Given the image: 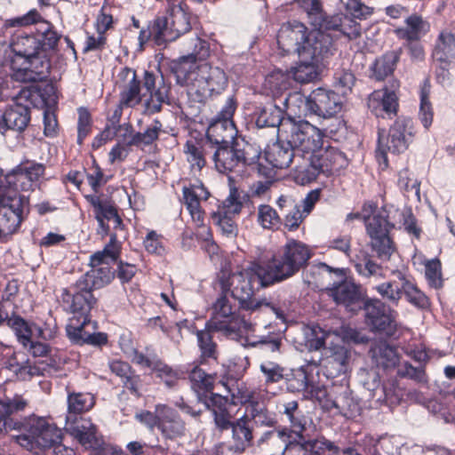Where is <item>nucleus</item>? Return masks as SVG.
Instances as JSON below:
<instances>
[{"instance_id":"56","label":"nucleus","mask_w":455,"mask_h":455,"mask_svg":"<svg viewBox=\"0 0 455 455\" xmlns=\"http://www.w3.org/2000/svg\"><path fill=\"white\" fill-rule=\"evenodd\" d=\"M299 6L307 13L310 24L315 27L323 20V14L322 4L319 0H295Z\"/></svg>"},{"instance_id":"11","label":"nucleus","mask_w":455,"mask_h":455,"mask_svg":"<svg viewBox=\"0 0 455 455\" xmlns=\"http://www.w3.org/2000/svg\"><path fill=\"white\" fill-rule=\"evenodd\" d=\"M291 99L303 104L302 112L307 115H315L323 118H330L338 114L342 108V100L338 92L317 88L307 97L295 95Z\"/></svg>"},{"instance_id":"59","label":"nucleus","mask_w":455,"mask_h":455,"mask_svg":"<svg viewBox=\"0 0 455 455\" xmlns=\"http://www.w3.org/2000/svg\"><path fill=\"white\" fill-rule=\"evenodd\" d=\"M265 384L277 383L283 379L284 369L275 362L265 361L259 365Z\"/></svg>"},{"instance_id":"46","label":"nucleus","mask_w":455,"mask_h":455,"mask_svg":"<svg viewBox=\"0 0 455 455\" xmlns=\"http://www.w3.org/2000/svg\"><path fill=\"white\" fill-rule=\"evenodd\" d=\"M319 66L315 61L299 60V63L291 69L288 76L301 84L310 83L318 77Z\"/></svg>"},{"instance_id":"17","label":"nucleus","mask_w":455,"mask_h":455,"mask_svg":"<svg viewBox=\"0 0 455 455\" xmlns=\"http://www.w3.org/2000/svg\"><path fill=\"white\" fill-rule=\"evenodd\" d=\"M336 51L332 36L324 28L309 30L299 60L323 64Z\"/></svg>"},{"instance_id":"7","label":"nucleus","mask_w":455,"mask_h":455,"mask_svg":"<svg viewBox=\"0 0 455 455\" xmlns=\"http://www.w3.org/2000/svg\"><path fill=\"white\" fill-rule=\"evenodd\" d=\"M181 0L168 3L167 16L155 20L149 35L158 45L172 42L191 28L190 17Z\"/></svg>"},{"instance_id":"6","label":"nucleus","mask_w":455,"mask_h":455,"mask_svg":"<svg viewBox=\"0 0 455 455\" xmlns=\"http://www.w3.org/2000/svg\"><path fill=\"white\" fill-rule=\"evenodd\" d=\"M23 433L16 436L19 445L28 451H46L62 442V432L53 423L42 416L31 414L21 424Z\"/></svg>"},{"instance_id":"52","label":"nucleus","mask_w":455,"mask_h":455,"mask_svg":"<svg viewBox=\"0 0 455 455\" xmlns=\"http://www.w3.org/2000/svg\"><path fill=\"white\" fill-rule=\"evenodd\" d=\"M20 172H21L17 168L3 178L2 172H0V180H2V184L6 188L7 191L12 190L18 195V190L28 191L33 189V184L28 178L20 179Z\"/></svg>"},{"instance_id":"57","label":"nucleus","mask_w":455,"mask_h":455,"mask_svg":"<svg viewBox=\"0 0 455 455\" xmlns=\"http://www.w3.org/2000/svg\"><path fill=\"white\" fill-rule=\"evenodd\" d=\"M156 376L164 380L165 385L169 387L175 386L177 381L182 377L183 372L178 370L172 369L160 360L155 362L154 369Z\"/></svg>"},{"instance_id":"54","label":"nucleus","mask_w":455,"mask_h":455,"mask_svg":"<svg viewBox=\"0 0 455 455\" xmlns=\"http://www.w3.org/2000/svg\"><path fill=\"white\" fill-rule=\"evenodd\" d=\"M288 389L291 392H304L307 396H315V388L308 382L307 372L304 370L297 371L288 381Z\"/></svg>"},{"instance_id":"62","label":"nucleus","mask_w":455,"mask_h":455,"mask_svg":"<svg viewBox=\"0 0 455 455\" xmlns=\"http://www.w3.org/2000/svg\"><path fill=\"white\" fill-rule=\"evenodd\" d=\"M205 328V330L198 331L196 332L198 346L203 357L213 358L216 354V345L212 341V337L210 333L212 330H209L206 326ZM213 331H216L213 330Z\"/></svg>"},{"instance_id":"58","label":"nucleus","mask_w":455,"mask_h":455,"mask_svg":"<svg viewBox=\"0 0 455 455\" xmlns=\"http://www.w3.org/2000/svg\"><path fill=\"white\" fill-rule=\"evenodd\" d=\"M369 377L371 378V381H365L364 385L366 388L371 392L372 397H377L378 401H388L392 400V388L387 386L380 387L379 377L378 373H369Z\"/></svg>"},{"instance_id":"29","label":"nucleus","mask_w":455,"mask_h":455,"mask_svg":"<svg viewBox=\"0 0 455 455\" xmlns=\"http://www.w3.org/2000/svg\"><path fill=\"white\" fill-rule=\"evenodd\" d=\"M334 336L331 332L325 331L318 325H307L301 329V333L296 338V343L301 351H318L324 347V344Z\"/></svg>"},{"instance_id":"21","label":"nucleus","mask_w":455,"mask_h":455,"mask_svg":"<svg viewBox=\"0 0 455 455\" xmlns=\"http://www.w3.org/2000/svg\"><path fill=\"white\" fill-rule=\"evenodd\" d=\"M321 351L320 363L326 369L329 375L335 377L347 370L350 351L337 335H334Z\"/></svg>"},{"instance_id":"24","label":"nucleus","mask_w":455,"mask_h":455,"mask_svg":"<svg viewBox=\"0 0 455 455\" xmlns=\"http://www.w3.org/2000/svg\"><path fill=\"white\" fill-rule=\"evenodd\" d=\"M333 299L351 312L362 308L363 299L361 287L350 280H346L330 290Z\"/></svg>"},{"instance_id":"10","label":"nucleus","mask_w":455,"mask_h":455,"mask_svg":"<svg viewBox=\"0 0 455 455\" xmlns=\"http://www.w3.org/2000/svg\"><path fill=\"white\" fill-rule=\"evenodd\" d=\"M235 109V100L228 98L217 117L209 125L205 142L212 147H218L238 141L235 140L237 130L233 121Z\"/></svg>"},{"instance_id":"64","label":"nucleus","mask_w":455,"mask_h":455,"mask_svg":"<svg viewBox=\"0 0 455 455\" xmlns=\"http://www.w3.org/2000/svg\"><path fill=\"white\" fill-rule=\"evenodd\" d=\"M243 207L242 202L239 200L237 191L231 190L229 196L223 201L221 207L216 212L227 216H235L240 213Z\"/></svg>"},{"instance_id":"1","label":"nucleus","mask_w":455,"mask_h":455,"mask_svg":"<svg viewBox=\"0 0 455 455\" xmlns=\"http://www.w3.org/2000/svg\"><path fill=\"white\" fill-rule=\"evenodd\" d=\"M11 48L14 54L10 64L0 66V85L8 76L22 83L44 80L49 73L50 63L42 52V43L33 36H17Z\"/></svg>"},{"instance_id":"35","label":"nucleus","mask_w":455,"mask_h":455,"mask_svg":"<svg viewBox=\"0 0 455 455\" xmlns=\"http://www.w3.org/2000/svg\"><path fill=\"white\" fill-rule=\"evenodd\" d=\"M429 30V24L420 16L412 14L405 19V26L395 29L396 36L406 41H419Z\"/></svg>"},{"instance_id":"51","label":"nucleus","mask_w":455,"mask_h":455,"mask_svg":"<svg viewBox=\"0 0 455 455\" xmlns=\"http://www.w3.org/2000/svg\"><path fill=\"white\" fill-rule=\"evenodd\" d=\"M372 289L376 291L383 299L395 305L398 304L402 298V281H400L399 278L398 280H390L374 285Z\"/></svg>"},{"instance_id":"45","label":"nucleus","mask_w":455,"mask_h":455,"mask_svg":"<svg viewBox=\"0 0 455 455\" xmlns=\"http://www.w3.org/2000/svg\"><path fill=\"white\" fill-rule=\"evenodd\" d=\"M94 214L100 229L99 232L103 235H107L109 229L106 221L113 220L116 228L122 225V220L117 214V210L110 201L105 200V203Z\"/></svg>"},{"instance_id":"12","label":"nucleus","mask_w":455,"mask_h":455,"mask_svg":"<svg viewBox=\"0 0 455 455\" xmlns=\"http://www.w3.org/2000/svg\"><path fill=\"white\" fill-rule=\"evenodd\" d=\"M372 204L363 206V221L366 230L371 237V246L381 259H389L394 252V245L388 235V221L385 217L375 214L372 217L369 213L372 212Z\"/></svg>"},{"instance_id":"4","label":"nucleus","mask_w":455,"mask_h":455,"mask_svg":"<svg viewBox=\"0 0 455 455\" xmlns=\"http://www.w3.org/2000/svg\"><path fill=\"white\" fill-rule=\"evenodd\" d=\"M312 256L309 247L300 241L290 239L283 246L281 253L274 256L267 264L266 271L259 270L266 283L284 281L307 265Z\"/></svg>"},{"instance_id":"61","label":"nucleus","mask_w":455,"mask_h":455,"mask_svg":"<svg viewBox=\"0 0 455 455\" xmlns=\"http://www.w3.org/2000/svg\"><path fill=\"white\" fill-rule=\"evenodd\" d=\"M297 438L286 444L283 455H315L314 443L310 440H305L303 435L302 439Z\"/></svg>"},{"instance_id":"8","label":"nucleus","mask_w":455,"mask_h":455,"mask_svg":"<svg viewBox=\"0 0 455 455\" xmlns=\"http://www.w3.org/2000/svg\"><path fill=\"white\" fill-rule=\"evenodd\" d=\"M347 164V156L343 152L333 147H323L319 149L317 156L309 162L306 169L300 171L296 178V183L306 185L314 181L320 173L330 174L338 172Z\"/></svg>"},{"instance_id":"25","label":"nucleus","mask_w":455,"mask_h":455,"mask_svg":"<svg viewBox=\"0 0 455 455\" xmlns=\"http://www.w3.org/2000/svg\"><path fill=\"white\" fill-rule=\"evenodd\" d=\"M30 122V109L20 103L10 105L0 116V132L6 131L23 132Z\"/></svg>"},{"instance_id":"3","label":"nucleus","mask_w":455,"mask_h":455,"mask_svg":"<svg viewBox=\"0 0 455 455\" xmlns=\"http://www.w3.org/2000/svg\"><path fill=\"white\" fill-rule=\"evenodd\" d=\"M259 270L266 271L265 266L255 264L251 267L233 272L228 278L223 275L220 279L222 290L230 291L232 297L237 299L241 307L244 309L255 311L265 306L270 307L277 318L284 320L287 307L272 305L266 299H252L255 284L259 287L274 284V283H266Z\"/></svg>"},{"instance_id":"2","label":"nucleus","mask_w":455,"mask_h":455,"mask_svg":"<svg viewBox=\"0 0 455 455\" xmlns=\"http://www.w3.org/2000/svg\"><path fill=\"white\" fill-rule=\"evenodd\" d=\"M176 81L188 94L202 102L212 93H220L228 84L225 71L206 62H196L193 56H182L174 67Z\"/></svg>"},{"instance_id":"43","label":"nucleus","mask_w":455,"mask_h":455,"mask_svg":"<svg viewBox=\"0 0 455 455\" xmlns=\"http://www.w3.org/2000/svg\"><path fill=\"white\" fill-rule=\"evenodd\" d=\"M113 278L114 273L109 266L92 267L90 271L80 277L85 285H88L92 290L102 288L108 284Z\"/></svg>"},{"instance_id":"18","label":"nucleus","mask_w":455,"mask_h":455,"mask_svg":"<svg viewBox=\"0 0 455 455\" xmlns=\"http://www.w3.org/2000/svg\"><path fill=\"white\" fill-rule=\"evenodd\" d=\"M415 134L413 122L407 117H399L391 125L387 138L379 132V149L384 145L385 148L394 153L400 154L404 152L412 142Z\"/></svg>"},{"instance_id":"20","label":"nucleus","mask_w":455,"mask_h":455,"mask_svg":"<svg viewBox=\"0 0 455 455\" xmlns=\"http://www.w3.org/2000/svg\"><path fill=\"white\" fill-rule=\"evenodd\" d=\"M308 31L303 23L297 20L283 23L277 34V45L280 53L282 55L296 54L299 59Z\"/></svg>"},{"instance_id":"9","label":"nucleus","mask_w":455,"mask_h":455,"mask_svg":"<svg viewBox=\"0 0 455 455\" xmlns=\"http://www.w3.org/2000/svg\"><path fill=\"white\" fill-rule=\"evenodd\" d=\"M247 326V323L235 313L226 295L215 301L212 316L206 323L209 330H215L230 339H237Z\"/></svg>"},{"instance_id":"13","label":"nucleus","mask_w":455,"mask_h":455,"mask_svg":"<svg viewBox=\"0 0 455 455\" xmlns=\"http://www.w3.org/2000/svg\"><path fill=\"white\" fill-rule=\"evenodd\" d=\"M25 200L6 188L0 180V236L14 233L22 220Z\"/></svg>"},{"instance_id":"60","label":"nucleus","mask_w":455,"mask_h":455,"mask_svg":"<svg viewBox=\"0 0 455 455\" xmlns=\"http://www.w3.org/2000/svg\"><path fill=\"white\" fill-rule=\"evenodd\" d=\"M283 413L287 416L291 427H292V433L302 439V433L305 429L304 423L302 420L297 416L298 412V402L291 401L285 404H283Z\"/></svg>"},{"instance_id":"31","label":"nucleus","mask_w":455,"mask_h":455,"mask_svg":"<svg viewBox=\"0 0 455 455\" xmlns=\"http://www.w3.org/2000/svg\"><path fill=\"white\" fill-rule=\"evenodd\" d=\"M362 307L365 311L366 323L375 331H384L390 324L391 319L385 312L384 303L377 299L363 300Z\"/></svg>"},{"instance_id":"27","label":"nucleus","mask_w":455,"mask_h":455,"mask_svg":"<svg viewBox=\"0 0 455 455\" xmlns=\"http://www.w3.org/2000/svg\"><path fill=\"white\" fill-rule=\"evenodd\" d=\"M183 202L197 227L204 226V212L201 208L200 202L205 201L210 196V192L201 183L194 184L189 188H183Z\"/></svg>"},{"instance_id":"36","label":"nucleus","mask_w":455,"mask_h":455,"mask_svg":"<svg viewBox=\"0 0 455 455\" xmlns=\"http://www.w3.org/2000/svg\"><path fill=\"white\" fill-rule=\"evenodd\" d=\"M210 403L216 427L220 430L229 429L234 425V421H232V415L228 410L227 397L218 394H212ZM208 407H210L209 404Z\"/></svg>"},{"instance_id":"5","label":"nucleus","mask_w":455,"mask_h":455,"mask_svg":"<svg viewBox=\"0 0 455 455\" xmlns=\"http://www.w3.org/2000/svg\"><path fill=\"white\" fill-rule=\"evenodd\" d=\"M280 129L284 141L291 145L297 155L303 158L306 166L323 147L324 132L307 121L288 118Z\"/></svg>"},{"instance_id":"37","label":"nucleus","mask_w":455,"mask_h":455,"mask_svg":"<svg viewBox=\"0 0 455 455\" xmlns=\"http://www.w3.org/2000/svg\"><path fill=\"white\" fill-rule=\"evenodd\" d=\"M435 61L441 64L451 63L455 58V35L451 31H442L433 52Z\"/></svg>"},{"instance_id":"50","label":"nucleus","mask_w":455,"mask_h":455,"mask_svg":"<svg viewBox=\"0 0 455 455\" xmlns=\"http://www.w3.org/2000/svg\"><path fill=\"white\" fill-rule=\"evenodd\" d=\"M109 369L112 373L121 379L124 387L132 392H137L138 377L133 375L129 363L123 361H112L109 363Z\"/></svg>"},{"instance_id":"44","label":"nucleus","mask_w":455,"mask_h":455,"mask_svg":"<svg viewBox=\"0 0 455 455\" xmlns=\"http://www.w3.org/2000/svg\"><path fill=\"white\" fill-rule=\"evenodd\" d=\"M68 414L67 416H79L83 412L91 410L94 403V396L90 393L68 392Z\"/></svg>"},{"instance_id":"26","label":"nucleus","mask_w":455,"mask_h":455,"mask_svg":"<svg viewBox=\"0 0 455 455\" xmlns=\"http://www.w3.org/2000/svg\"><path fill=\"white\" fill-rule=\"evenodd\" d=\"M65 430L82 445L92 447L96 444V427L91 419L76 415L66 416Z\"/></svg>"},{"instance_id":"30","label":"nucleus","mask_w":455,"mask_h":455,"mask_svg":"<svg viewBox=\"0 0 455 455\" xmlns=\"http://www.w3.org/2000/svg\"><path fill=\"white\" fill-rule=\"evenodd\" d=\"M157 411L160 412L159 429L169 439L180 437L185 434V423L179 414L164 404H157Z\"/></svg>"},{"instance_id":"42","label":"nucleus","mask_w":455,"mask_h":455,"mask_svg":"<svg viewBox=\"0 0 455 455\" xmlns=\"http://www.w3.org/2000/svg\"><path fill=\"white\" fill-rule=\"evenodd\" d=\"M286 120L283 118V111L279 107L269 104L259 110L255 124L259 128L278 127L279 130Z\"/></svg>"},{"instance_id":"48","label":"nucleus","mask_w":455,"mask_h":455,"mask_svg":"<svg viewBox=\"0 0 455 455\" xmlns=\"http://www.w3.org/2000/svg\"><path fill=\"white\" fill-rule=\"evenodd\" d=\"M400 53L397 51L387 52L378 58L373 65V73L378 80H383L391 75L399 60Z\"/></svg>"},{"instance_id":"32","label":"nucleus","mask_w":455,"mask_h":455,"mask_svg":"<svg viewBox=\"0 0 455 455\" xmlns=\"http://www.w3.org/2000/svg\"><path fill=\"white\" fill-rule=\"evenodd\" d=\"M397 106V96L394 91H375L368 100V108L377 116L395 114Z\"/></svg>"},{"instance_id":"16","label":"nucleus","mask_w":455,"mask_h":455,"mask_svg":"<svg viewBox=\"0 0 455 455\" xmlns=\"http://www.w3.org/2000/svg\"><path fill=\"white\" fill-rule=\"evenodd\" d=\"M212 160L216 170L220 173H242L249 164L248 157L239 141L213 147Z\"/></svg>"},{"instance_id":"28","label":"nucleus","mask_w":455,"mask_h":455,"mask_svg":"<svg viewBox=\"0 0 455 455\" xmlns=\"http://www.w3.org/2000/svg\"><path fill=\"white\" fill-rule=\"evenodd\" d=\"M315 28H324V30L339 31L349 40L355 39L361 36V25L353 20L347 15L337 14L327 16L323 14V20L316 24Z\"/></svg>"},{"instance_id":"15","label":"nucleus","mask_w":455,"mask_h":455,"mask_svg":"<svg viewBox=\"0 0 455 455\" xmlns=\"http://www.w3.org/2000/svg\"><path fill=\"white\" fill-rule=\"evenodd\" d=\"M283 139L281 129H279L278 140L265 151V158L270 165L276 169H285L293 164V180L296 182V178L300 171L307 167L303 158L297 155L292 146L285 142Z\"/></svg>"},{"instance_id":"19","label":"nucleus","mask_w":455,"mask_h":455,"mask_svg":"<svg viewBox=\"0 0 455 455\" xmlns=\"http://www.w3.org/2000/svg\"><path fill=\"white\" fill-rule=\"evenodd\" d=\"M97 323L92 322L89 315L74 316L67 324L66 331L68 339L79 345L89 344L101 346L107 343L108 336L104 332H97Z\"/></svg>"},{"instance_id":"38","label":"nucleus","mask_w":455,"mask_h":455,"mask_svg":"<svg viewBox=\"0 0 455 455\" xmlns=\"http://www.w3.org/2000/svg\"><path fill=\"white\" fill-rule=\"evenodd\" d=\"M222 385L226 387L228 393L231 395L234 404L249 403L251 407L258 402L259 394L255 389L248 387L247 385L243 382H222Z\"/></svg>"},{"instance_id":"55","label":"nucleus","mask_w":455,"mask_h":455,"mask_svg":"<svg viewBox=\"0 0 455 455\" xmlns=\"http://www.w3.org/2000/svg\"><path fill=\"white\" fill-rule=\"evenodd\" d=\"M257 220L265 229L276 228L281 224V218L276 211L267 204H260L258 207Z\"/></svg>"},{"instance_id":"47","label":"nucleus","mask_w":455,"mask_h":455,"mask_svg":"<svg viewBox=\"0 0 455 455\" xmlns=\"http://www.w3.org/2000/svg\"><path fill=\"white\" fill-rule=\"evenodd\" d=\"M162 131L163 124L161 122L154 120L145 132L132 135L131 139L125 142L126 146H136L138 148L149 146L158 139Z\"/></svg>"},{"instance_id":"41","label":"nucleus","mask_w":455,"mask_h":455,"mask_svg":"<svg viewBox=\"0 0 455 455\" xmlns=\"http://www.w3.org/2000/svg\"><path fill=\"white\" fill-rule=\"evenodd\" d=\"M208 148H213L208 142L201 145L193 140L187 141L184 153L192 170L201 171L205 166L206 160L204 156L207 154Z\"/></svg>"},{"instance_id":"23","label":"nucleus","mask_w":455,"mask_h":455,"mask_svg":"<svg viewBox=\"0 0 455 455\" xmlns=\"http://www.w3.org/2000/svg\"><path fill=\"white\" fill-rule=\"evenodd\" d=\"M143 88L149 93V98L145 100V112L153 115L161 111L163 104L168 102L170 90L163 75H155L152 72L145 71Z\"/></svg>"},{"instance_id":"34","label":"nucleus","mask_w":455,"mask_h":455,"mask_svg":"<svg viewBox=\"0 0 455 455\" xmlns=\"http://www.w3.org/2000/svg\"><path fill=\"white\" fill-rule=\"evenodd\" d=\"M128 80L121 92V106L134 107L138 105L146 93H140V83L136 78V72L131 68H124L122 72Z\"/></svg>"},{"instance_id":"33","label":"nucleus","mask_w":455,"mask_h":455,"mask_svg":"<svg viewBox=\"0 0 455 455\" xmlns=\"http://www.w3.org/2000/svg\"><path fill=\"white\" fill-rule=\"evenodd\" d=\"M250 419L243 416L234 421L232 429V443L230 450L235 453L243 452L252 443V431L250 426Z\"/></svg>"},{"instance_id":"22","label":"nucleus","mask_w":455,"mask_h":455,"mask_svg":"<svg viewBox=\"0 0 455 455\" xmlns=\"http://www.w3.org/2000/svg\"><path fill=\"white\" fill-rule=\"evenodd\" d=\"M32 24L36 25V31L43 37L42 48L55 49L60 39V35L53 29V26L50 22L41 17L37 11L31 10L22 16L5 21V26L10 28L27 27Z\"/></svg>"},{"instance_id":"49","label":"nucleus","mask_w":455,"mask_h":455,"mask_svg":"<svg viewBox=\"0 0 455 455\" xmlns=\"http://www.w3.org/2000/svg\"><path fill=\"white\" fill-rule=\"evenodd\" d=\"M397 277L402 281V294L405 295L411 304L418 307L427 306L428 299L427 296L412 282L400 272L397 273Z\"/></svg>"},{"instance_id":"53","label":"nucleus","mask_w":455,"mask_h":455,"mask_svg":"<svg viewBox=\"0 0 455 455\" xmlns=\"http://www.w3.org/2000/svg\"><path fill=\"white\" fill-rule=\"evenodd\" d=\"M192 387L196 390L211 391L213 388L215 377L205 373L198 366H194L191 370H187Z\"/></svg>"},{"instance_id":"63","label":"nucleus","mask_w":455,"mask_h":455,"mask_svg":"<svg viewBox=\"0 0 455 455\" xmlns=\"http://www.w3.org/2000/svg\"><path fill=\"white\" fill-rule=\"evenodd\" d=\"M355 83V77L349 70H339L334 75V86L339 91L338 93L342 95L350 92Z\"/></svg>"},{"instance_id":"39","label":"nucleus","mask_w":455,"mask_h":455,"mask_svg":"<svg viewBox=\"0 0 455 455\" xmlns=\"http://www.w3.org/2000/svg\"><path fill=\"white\" fill-rule=\"evenodd\" d=\"M8 324L14 331L19 342L28 347L29 342L37 332L38 337H43V331L36 325H29L23 318L13 316L8 320Z\"/></svg>"},{"instance_id":"40","label":"nucleus","mask_w":455,"mask_h":455,"mask_svg":"<svg viewBox=\"0 0 455 455\" xmlns=\"http://www.w3.org/2000/svg\"><path fill=\"white\" fill-rule=\"evenodd\" d=\"M371 357L377 367L384 370L395 367L398 355L395 349L387 343H379L371 348Z\"/></svg>"},{"instance_id":"14","label":"nucleus","mask_w":455,"mask_h":455,"mask_svg":"<svg viewBox=\"0 0 455 455\" xmlns=\"http://www.w3.org/2000/svg\"><path fill=\"white\" fill-rule=\"evenodd\" d=\"M92 291L93 290L79 278L76 283L63 290L61 295L63 308L74 316L89 315L98 300Z\"/></svg>"}]
</instances>
